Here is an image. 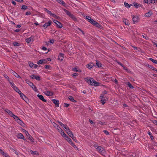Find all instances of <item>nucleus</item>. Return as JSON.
Masks as SVG:
<instances>
[{"label":"nucleus","instance_id":"1","mask_svg":"<svg viewBox=\"0 0 157 157\" xmlns=\"http://www.w3.org/2000/svg\"><path fill=\"white\" fill-rule=\"evenodd\" d=\"M94 147L97 149V151H98L101 155L104 156L106 154V151L103 147L97 145H95L94 146Z\"/></svg>","mask_w":157,"mask_h":157},{"label":"nucleus","instance_id":"2","mask_svg":"<svg viewBox=\"0 0 157 157\" xmlns=\"http://www.w3.org/2000/svg\"><path fill=\"white\" fill-rule=\"evenodd\" d=\"M87 82L91 85L98 86L99 85V83L94 81L93 79H87L86 80Z\"/></svg>","mask_w":157,"mask_h":157},{"label":"nucleus","instance_id":"3","mask_svg":"<svg viewBox=\"0 0 157 157\" xmlns=\"http://www.w3.org/2000/svg\"><path fill=\"white\" fill-rule=\"evenodd\" d=\"M23 132L25 133L27 136L28 138V139L32 142H34V139L33 137L29 134L28 132L25 129L23 130Z\"/></svg>","mask_w":157,"mask_h":157},{"label":"nucleus","instance_id":"4","mask_svg":"<svg viewBox=\"0 0 157 157\" xmlns=\"http://www.w3.org/2000/svg\"><path fill=\"white\" fill-rule=\"evenodd\" d=\"M26 81V83L29 84L33 89L35 91V92H37L38 90L36 87V86L32 83V82H30L29 80H25Z\"/></svg>","mask_w":157,"mask_h":157},{"label":"nucleus","instance_id":"5","mask_svg":"<svg viewBox=\"0 0 157 157\" xmlns=\"http://www.w3.org/2000/svg\"><path fill=\"white\" fill-rule=\"evenodd\" d=\"M100 99H101V102L103 105L105 103V101L107 100V98L104 97V94H101L100 96Z\"/></svg>","mask_w":157,"mask_h":157},{"label":"nucleus","instance_id":"6","mask_svg":"<svg viewBox=\"0 0 157 157\" xmlns=\"http://www.w3.org/2000/svg\"><path fill=\"white\" fill-rule=\"evenodd\" d=\"M14 119L20 125L22 126H25V124L17 116H16V117H15L14 118Z\"/></svg>","mask_w":157,"mask_h":157},{"label":"nucleus","instance_id":"7","mask_svg":"<svg viewBox=\"0 0 157 157\" xmlns=\"http://www.w3.org/2000/svg\"><path fill=\"white\" fill-rule=\"evenodd\" d=\"M34 36H31L28 38H26L25 39V40L27 43L29 44L31 43L32 42H33L34 40Z\"/></svg>","mask_w":157,"mask_h":157},{"label":"nucleus","instance_id":"8","mask_svg":"<svg viewBox=\"0 0 157 157\" xmlns=\"http://www.w3.org/2000/svg\"><path fill=\"white\" fill-rule=\"evenodd\" d=\"M53 22L56 24L57 27L59 28H61L62 27V24L56 20H54Z\"/></svg>","mask_w":157,"mask_h":157},{"label":"nucleus","instance_id":"9","mask_svg":"<svg viewBox=\"0 0 157 157\" xmlns=\"http://www.w3.org/2000/svg\"><path fill=\"white\" fill-rule=\"evenodd\" d=\"M44 93L47 96H52L53 94L52 92L48 90H46L44 92Z\"/></svg>","mask_w":157,"mask_h":157},{"label":"nucleus","instance_id":"10","mask_svg":"<svg viewBox=\"0 0 157 157\" xmlns=\"http://www.w3.org/2000/svg\"><path fill=\"white\" fill-rule=\"evenodd\" d=\"M89 22H90L93 25H94L97 27H99V24L98 22H96L95 21H94L92 19H91L90 21H89Z\"/></svg>","mask_w":157,"mask_h":157},{"label":"nucleus","instance_id":"11","mask_svg":"<svg viewBox=\"0 0 157 157\" xmlns=\"http://www.w3.org/2000/svg\"><path fill=\"white\" fill-rule=\"evenodd\" d=\"M52 22L51 20L49 21L47 23H45L43 26L44 29L47 28L48 26L51 25Z\"/></svg>","mask_w":157,"mask_h":157},{"label":"nucleus","instance_id":"12","mask_svg":"<svg viewBox=\"0 0 157 157\" xmlns=\"http://www.w3.org/2000/svg\"><path fill=\"white\" fill-rule=\"evenodd\" d=\"M132 20L134 23H137L139 20V18L138 16H133L132 17Z\"/></svg>","mask_w":157,"mask_h":157},{"label":"nucleus","instance_id":"13","mask_svg":"<svg viewBox=\"0 0 157 157\" xmlns=\"http://www.w3.org/2000/svg\"><path fill=\"white\" fill-rule=\"evenodd\" d=\"M65 139L67 140V141L69 143L72 145L73 146H75V144L72 142L71 140V139L69 137H67L66 138H65Z\"/></svg>","mask_w":157,"mask_h":157},{"label":"nucleus","instance_id":"14","mask_svg":"<svg viewBox=\"0 0 157 157\" xmlns=\"http://www.w3.org/2000/svg\"><path fill=\"white\" fill-rule=\"evenodd\" d=\"M0 154H2L4 157H10L7 153L4 152L0 148Z\"/></svg>","mask_w":157,"mask_h":157},{"label":"nucleus","instance_id":"15","mask_svg":"<svg viewBox=\"0 0 157 157\" xmlns=\"http://www.w3.org/2000/svg\"><path fill=\"white\" fill-rule=\"evenodd\" d=\"M6 111L11 117H13L14 118L16 116L14 115L13 113L9 109H6Z\"/></svg>","mask_w":157,"mask_h":157},{"label":"nucleus","instance_id":"16","mask_svg":"<svg viewBox=\"0 0 157 157\" xmlns=\"http://www.w3.org/2000/svg\"><path fill=\"white\" fill-rule=\"evenodd\" d=\"M52 101L53 103L56 105V106L57 107L59 106V101L58 100L55 99H52Z\"/></svg>","mask_w":157,"mask_h":157},{"label":"nucleus","instance_id":"17","mask_svg":"<svg viewBox=\"0 0 157 157\" xmlns=\"http://www.w3.org/2000/svg\"><path fill=\"white\" fill-rule=\"evenodd\" d=\"M21 97L24 101H26V100H27V98L21 92L19 94Z\"/></svg>","mask_w":157,"mask_h":157},{"label":"nucleus","instance_id":"18","mask_svg":"<svg viewBox=\"0 0 157 157\" xmlns=\"http://www.w3.org/2000/svg\"><path fill=\"white\" fill-rule=\"evenodd\" d=\"M17 137L18 138L23 139L24 140H25L26 139L25 138L24 136L21 133H19L18 134L17 136Z\"/></svg>","mask_w":157,"mask_h":157},{"label":"nucleus","instance_id":"19","mask_svg":"<svg viewBox=\"0 0 157 157\" xmlns=\"http://www.w3.org/2000/svg\"><path fill=\"white\" fill-rule=\"evenodd\" d=\"M37 97L40 99L42 101H43L46 102V100L44 99V97L41 95L38 94L37 95Z\"/></svg>","mask_w":157,"mask_h":157},{"label":"nucleus","instance_id":"20","mask_svg":"<svg viewBox=\"0 0 157 157\" xmlns=\"http://www.w3.org/2000/svg\"><path fill=\"white\" fill-rule=\"evenodd\" d=\"M48 14H49L51 16H52L53 17H54L55 18L58 19L59 17L56 16L54 14L52 13L50 11H48L47 13Z\"/></svg>","mask_w":157,"mask_h":157},{"label":"nucleus","instance_id":"21","mask_svg":"<svg viewBox=\"0 0 157 157\" xmlns=\"http://www.w3.org/2000/svg\"><path fill=\"white\" fill-rule=\"evenodd\" d=\"M30 77L33 79H35L37 80H40V77L39 76L33 75L30 76Z\"/></svg>","mask_w":157,"mask_h":157},{"label":"nucleus","instance_id":"22","mask_svg":"<svg viewBox=\"0 0 157 157\" xmlns=\"http://www.w3.org/2000/svg\"><path fill=\"white\" fill-rule=\"evenodd\" d=\"M152 14V11L150 10L149 11V12L146 13L145 14V16L146 17H150Z\"/></svg>","mask_w":157,"mask_h":157},{"label":"nucleus","instance_id":"23","mask_svg":"<svg viewBox=\"0 0 157 157\" xmlns=\"http://www.w3.org/2000/svg\"><path fill=\"white\" fill-rule=\"evenodd\" d=\"M67 133L69 136L71 137L72 139H74L73 138V137H74V135L72 132L70 130L68 131Z\"/></svg>","mask_w":157,"mask_h":157},{"label":"nucleus","instance_id":"24","mask_svg":"<svg viewBox=\"0 0 157 157\" xmlns=\"http://www.w3.org/2000/svg\"><path fill=\"white\" fill-rule=\"evenodd\" d=\"M11 73L18 78H21L19 75L13 71H12Z\"/></svg>","mask_w":157,"mask_h":157},{"label":"nucleus","instance_id":"25","mask_svg":"<svg viewBox=\"0 0 157 157\" xmlns=\"http://www.w3.org/2000/svg\"><path fill=\"white\" fill-rule=\"evenodd\" d=\"M53 125L55 127V128H56L58 131H60L61 129L59 126L56 124V123H54L53 124Z\"/></svg>","mask_w":157,"mask_h":157},{"label":"nucleus","instance_id":"26","mask_svg":"<svg viewBox=\"0 0 157 157\" xmlns=\"http://www.w3.org/2000/svg\"><path fill=\"white\" fill-rule=\"evenodd\" d=\"M64 55L62 53H60L58 57V59L61 61H62L63 59Z\"/></svg>","mask_w":157,"mask_h":157},{"label":"nucleus","instance_id":"27","mask_svg":"<svg viewBox=\"0 0 157 157\" xmlns=\"http://www.w3.org/2000/svg\"><path fill=\"white\" fill-rule=\"evenodd\" d=\"M94 66V64L93 63H90L86 65V67L88 68L89 69H90L92 68Z\"/></svg>","mask_w":157,"mask_h":157},{"label":"nucleus","instance_id":"28","mask_svg":"<svg viewBox=\"0 0 157 157\" xmlns=\"http://www.w3.org/2000/svg\"><path fill=\"white\" fill-rule=\"evenodd\" d=\"M57 1L58 3L60 4H62V5L64 6L66 5L65 2L63 0H56Z\"/></svg>","mask_w":157,"mask_h":157},{"label":"nucleus","instance_id":"29","mask_svg":"<svg viewBox=\"0 0 157 157\" xmlns=\"http://www.w3.org/2000/svg\"><path fill=\"white\" fill-rule=\"evenodd\" d=\"M70 17L72 18L74 21H77V18L75 17V16L71 13L69 16Z\"/></svg>","mask_w":157,"mask_h":157},{"label":"nucleus","instance_id":"30","mask_svg":"<svg viewBox=\"0 0 157 157\" xmlns=\"http://www.w3.org/2000/svg\"><path fill=\"white\" fill-rule=\"evenodd\" d=\"M124 5L127 8H130L131 6H132V4H129L128 3L125 2H124Z\"/></svg>","mask_w":157,"mask_h":157},{"label":"nucleus","instance_id":"31","mask_svg":"<svg viewBox=\"0 0 157 157\" xmlns=\"http://www.w3.org/2000/svg\"><path fill=\"white\" fill-rule=\"evenodd\" d=\"M68 98L71 101L74 102H77L76 100L74 99L73 97L72 96H69Z\"/></svg>","mask_w":157,"mask_h":157},{"label":"nucleus","instance_id":"32","mask_svg":"<svg viewBox=\"0 0 157 157\" xmlns=\"http://www.w3.org/2000/svg\"><path fill=\"white\" fill-rule=\"evenodd\" d=\"M13 89L14 90H15L18 93V94H19L21 92L20 90L16 86L15 87H14Z\"/></svg>","mask_w":157,"mask_h":157},{"label":"nucleus","instance_id":"33","mask_svg":"<svg viewBox=\"0 0 157 157\" xmlns=\"http://www.w3.org/2000/svg\"><path fill=\"white\" fill-rule=\"evenodd\" d=\"M123 21L126 25H128L129 24V21L126 19H123Z\"/></svg>","mask_w":157,"mask_h":157},{"label":"nucleus","instance_id":"34","mask_svg":"<svg viewBox=\"0 0 157 157\" xmlns=\"http://www.w3.org/2000/svg\"><path fill=\"white\" fill-rule=\"evenodd\" d=\"M64 128V130L66 132H68V131H69L70 130L69 128L67 126V125H65V126H64V127H63V128Z\"/></svg>","mask_w":157,"mask_h":157},{"label":"nucleus","instance_id":"35","mask_svg":"<svg viewBox=\"0 0 157 157\" xmlns=\"http://www.w3.org/2000/svg\"><path fill=\"white\" fill-rule=\"evenodd\" d=\"M149 60H151V61H152L154 63L156 64H157V60H155L154 59H152L151 58H149Z\"/></svg>","mask_w":157,"mask_h":157},{"label":"nucleus","instance_id":"36","mask_svg":"<svg viewBox=\"0 0 157 157\" xmlns=\"http://www.w3.org/2000/svg\"><path fill=\"white\" fill-rule=\"evenodd\" d=\"M45 61V59L40 60L38 61L37 64H42Z\"/></svg>","mask_w":157,"mask_h":157},{"label":"nucleus","instance_id":"37","mask_svg":"<svg viewBox=\"0 0 157 157\" xmlns=\"http://www.w3.org/2000/svg\"><path fill=\"white\" fill-rule=\"evenodd\" d=\"M96 65L99 67H101V63L97 60H96Z\"/></svg>","mask_w":157,"mask_h":157},{"label":"nucleus","instance_id":"38","mask_svg":"<svg viewBox=\"0 0 157 157\" xmlns=\"http://www.w3.org/2000/svg\"><path fill=\"white\" fill-rule=\"evenodd\" d=\"M148 134L150 136V137L151 139V140H153L154 139V137L152 135L151 132L150 131H149L148 132Z\"/></svg>","mask_w":157,"mask_h":157},{"label":"nucleus","instance_id":"39","mask_svg":"<svg viewBox=\"0 0 157 157\" xmlns=\"http://www.w3.org/2000/svg\"><path fill=\"white\" fill-rule=\"evenodd\" d=\"M73 70L77 72H81V71L79 69H78L76 67H74L73 68Z\"/></svg>","mask_w":157,"mask_h":157},{"label":"nucleus","instance_id":"40","mask_svg":"<svg viewBox=\"0 0 157 157\" xmlns=\"http://www.w3.org/2000/svg\"><path fill=\"white\" fill-rule=\"evenodd\" d=\"M127 84L128 86L131 89H133V86L130 83V82H128Z\"/></svg>","mask_w":157,"mask_h":157},{"label":"nucleus","instance_id":"41","mask_svg":"<svg viewBox=\"0 0 157 157\" xmlns=\"http://www.w3.org/2000/svg\"><path fill=\"white\" fill-rule=\"evenodd\" d=\"M27 8V6H25V5H22L21 7V9L22 10H25Z\"/></svg>","mask_w":157,"mask_h":157},{"label":"nucleus","instance_id":"42","mask_svg":"<svg viewBox=\"0 0 157 157\" xmlns=\"http://www.w3.org/2000/svg\"><path fill=\"white\" fill-rule=\"evenodd\" d=\"M13 44L15 46H18L20 45V44L17 42H14L13 43Z\"/></svg>","mask_w":157,"mask_h":157},{"label":"nucleus","instance_id":"43","mask_svg":"<svg viewBox=\"0 0 157 157\" xmlns=\"http://www.w3.org/2000/svg\"><path fill=\"white\" fill-rule=\"evenodd\" d=\"M133 5L136 8H137L140 6V5L138 4L136 2H134L133 3Z\"/></svg>","mask_w":157,"mask_h":157},{"label":"nucleus","instance_id":"44","mask_svg":"<svg viewBox=\"0 0 157 157\" xmlns=\"http://www.w3.org/2000/svg\"><path fill=\"white\" fill-rule=\"evenodd\" d=\"M64 11L65 12V13H66L67 14V15H68V16H69L70 15L71 13L69 11L66 10H64Z\"/></svg>","mask_w":157,"mask_h":157},{"label":"nucleus","instance_id":"45","mask_svg":"<svg viewBox=\"0 0 157 157\" xmlns=\"http://www.w3.org/2000/svg\"><path fill=\"white\" fill-rule=\"evenodd\" d=\"M9 82L10 84L11 85V87L13 88L15 86V85L13 82H11L10 81H9Z\"/></svg>","mask_w":157,"mask_h":157},{"label":"nucleus","instance_id":"46","mask_svg":"<svg viewBox=\"0 0 157 157\" xmlns=\"http://www.w3.org/2000/svg\"><path fill=\"white\" fill-rule=\"evenodd\" d=\"M31 151L32 152L31 153L33 154L34 155H39V153L37 151Z\"/></svg>","mask_w":157,"mask_h":157},{"label":"nucleus","instance_id":"47","mask_svg":"<svg viewBox=\"0 0 157 157\" xmlns=\"http://www.w3.org/2000/svg\"><path fill=\"white\" fill-rule=\"evenodd\" d=\"M29 64L31 67H33L34 64L33 63L29 62Z\"/></svg>","mask_w":157,"mask_h":157},{"label":"nucleus","instance_id":"48","mask_svg":"<svg viewBox=\"0 0 157 157\" xmlns=\"http://www.w3.org/2000/svg\"><path fill=\"white\" fill-rule=\"evenodd\" d=\"M57 122L59 123V125L62 127H64L65 126V125L63 124L60 121H57Z\"/></svg>","mask_w":157,"mask_h":157},{"label":"nucleus","instance_id":"49","mask_svg":"<svg viewBox=\"0 0 157 157\" xmlns=\"http://www.w3.org/2000/svg\"><path fill=\"white\" fill-rule=\"evenodd\" d=\"M59 132L62 136H63V135L65 133L62 129H61V130H60V131H59Z\"/></svg>","mask_w":157,"mask_h":157},{"label":"nucleus","instance_id":"50","mask_svg":"<svg viewBox=\"0 0 157 157\" xmlns=\"http://www.w3.org/2000/svg\"><path fill=\"white\" fill-rule=\"evenodd\" d=\"M142 36L143 38H144L146 40H148L149 38L147 36H145V35H142Z\"/></svg>","mask_w":157,"mask_h":157},{"label":"nucleus","instance_id":"51","mask_svg":"<svg viewBox=\"0 0 157 157\" xmlns=\"http://www.w3.org/2000/svg\"><path fill=\"white\" fill-rule=\"evenodd\" d=\"M4 76L8 80V81H9V82L10 81V80H9V77H8V76L6 75H4Z\"/></svg>","mask_w":157,"mask_h":157},{"label":"nucleus","instance_id":"52","mask_svg":"<svg viewBox=\"0 0 157 157\" xmlns=\"http://www.w3.org/2000/svg\"><path fill=\"white\" fill-rule=\"evenodd\" d=\"M86 19L88 20L89 22V21H90V20L91 19V17L89 16H87L86 17Z\"/></svg>","mask_w":157,"mask_h":157},{"label":"nucleus","instance_id":"53","mask_svg":"<svg viewBox=\"0 0 157 157\" xmlns=\"http://www.w3.org/2000/svg\"><path fill=\"white\" fill-rule=\"evenodd\" d=\"M97 123L98 124H101V125L103 124H104V123L102 122L101 121H98Z\"/></svg>","mask_w":157,"mask_h":157},{"label":"nucleus","instance_id":"54","mask_svg":"<svg viewBox=\"0 0 157 157\" xmlns=\"http://www.w3.org/2000/svg\"><path fill=\"white\" fill-rule=\"evenodd\" d=\"M103 132L105 133V134L106 135H108L109 134V132H108L107 130H104L103 131Z\"/></svg>","mask_w":157,"mask_h":157},{"label":"nucleus","instance_id":"55","mask_svg":"<svg viewBox=\"0 0 157 157\" xmlns=\"http://www.w3.org/2000/svg\"><path fill=\"white\" fill-rule=\"evenodd\" d=\"M70 105V104H67L66 103H64V107H68Z\"/></svg>","mask_w":157,"mask_h":157},{"label":"nucleus","instance_id":"56","mask_svg":"<svg viewBox=\"0 0 157 157\" xmlns=\"http://www.w3.org/2000/svg\"><path fill=\"white\" fill-rule=\"evenodd\" d=\"M31 14V13L30 12H27L25 13V15H29Z\"/></svg>","mask_w":157,"mask_h":157},{"label":"nucleus","instance_id":"57","mask_svg":"<svg viewBox=\"0 0 157 157\" xmlns=\"http://www.w3.org/2000/svg\"><path fill=\"white\" fill-rule=\"evenodd\" d=\"M153 123L157 125V120H154L153 121Z\"/></svg>","mask_w":157,"mask_h":157},{"label":"nucleus","instance_id":"58","mask_svg":"<svg viewBox=\"0 0 157 157\" xmlns=\"http://www.w3.org/2000/svg\"><path fill=\"white\" fill-rule=\"evenodd\" d=\"M78 29L82 32V34L84 35V32L83 31H82L81 29H80L79 28H78Z\"/></svg>","mask_w":157,"mask_h":157},{"label":"nucleus","instance_id":"59","mask_svg":"<svg viewBox=\"0 0 157 157\" xmlns=\"http://www.w3.org/2000/svg\"><path fill=\"white\" fill-rule=\"evenodd\" d=\"M49 42L51 43L52 44H53L54 43V40H53V39L51 40H50Z\"/></svg>","mask_w":157,"mask_h":157},{"label":"nucleus","instance_id":"60","mask_svg":"<svg viewBox=\"0 0 157 157\" xmlns=\"http://www.w3.org/2000/svg\"><path fill=\"white\" fill-rule=\"evenodd\" d=\"M62 136L63 137L65 138V139L67 137H68V136H67V135L65 133L63 135V136Z\"/></svg>","mask_w":157,"mask_h":157},{"label":"nucleus","instance_id":"61","mask_svg":"<svg viewBox=\"0 0 157 157\" xmlns=\"http://www.w3.org/2000/svg\"><path fill=\"white\" fill-rule=\"evenodd\" d=\"M62 136L63 137L65 138V139L67 137H68V136H67V135L65 133L63 135V136Z\"/></svg>","mask_w":157,"mask_h":157},{"label":"nucleus","instance_id":"62","mask_svg":"<svg viewBox=\"0 0 157 157\" xmlns=\"http://www.w3.org/2000/svg\"><path fill=\"white\" fill-rule=\"evenodd\" d=\"M151 3H156L155 0H151Z\"/></svg>","mask_w":157,"mask_h":157},{"label":"nucleus","instance_id":"63","mask_svg":"<svg viewBox=\"0 0 157 157\" xmlns=\"http://www.w3.org/2000/svg\"><path fill=\"white\" fill-rule=\"evenodd\" d=\"M49 67H50V66L48 65H46L45 66V68L46 69H48V68H49Z\"/></svg>","mask_w":157,"mask_h":157},{"label":"nucleus","instance_id":"64","mask_svg":"<svg viewBox=\"0 0 157 157\" xmlns=\"http://www.w3.org/2000/svg\"><path fill=\"white\" fill-rule=\"evenodd\" d=\"M122 67L124 70H127V69L126 67L123 65Z\"/></svg>","mask_w":157,"mask_h":157}]
</instances>
